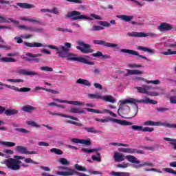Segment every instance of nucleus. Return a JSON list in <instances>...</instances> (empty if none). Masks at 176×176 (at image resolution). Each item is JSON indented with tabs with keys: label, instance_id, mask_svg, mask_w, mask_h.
<instances>
[{
	"label": "nucleus",
	"instance_id": "16",
	"mask_svg": "<svg viewBox=\"0 0 176 176\" xmlns=\"http://www.w3.org/2000/svg\"><path fill=\"white\" fill-rule=\"evenodd\" d=\"M157 28L160 32H164V31H171L174 27L170 23H162Z\"/></svg>",
	"mask_w": 176,
	"mask_h": 176
},
{
	"label": "nucleus",
	"instance_id": "45",
	"mask_svg": "<svg viewBox=\"0 0 176 176\" xmlns=\"http://www.w3.org/2000/svg\"><path fill=\"white\" fill-rule=\"evenodd\" d=\"M131 129H132V130H134V131H144V126H142L132 125L131 126Z\"/></svg>",
	"mask_w": 176,
	"mask_h": 176
},
{
	"label": "nucleus",
	"instance_id": "33",
	"mask_svg": "<svg viewBox=\"0 0 176 176\" xmlns=\"http://www.w3.org/2000/svg\"><path fill=\"white\" fill-rule=\"evenodd\" d=\"M19 19L22 21H29V23H36L37 24H41V21L36 20V19H28V17L27 16L20 17Z\"/></svg>",
	"mask_w": 176,
	"mask_h": 176
},
{
	"label": "nucleus",
	"instance_id": "30",
	"mask_svg": "<svg viewBox=\"0 0 176 176\" xmlns=\"http://www.w3.org/2000/svg\"><path fill=\"white\" fill-rule=\"evenodd\" d=\"M127 153H131V154L138 153L140 155H144L145 151L142 150H137L135 148H128Z\"/></svg>",
	"mask_w": 176,
	"mask_h": 176
},
{
	"label": "nucleus",
	"instance_id": "56",
	"mask_svg": "<svg viewBox=\"0 0 176 176\" xmlns=\"http://www.w3.org/2000/svg\"><path fill=\"white\" fill-rule=\"evenodd\" d=\"M164 171H165L166 173H169L170 174H175L176 175V171L173 170L172 168H164Z\"/></svg>",
	"mask_w": 176,
	"mask_h": 176
},
{
	"label": "nucleus",
	"instance_id": "7",
	"mask_svg": "<svg viewBox=\"0 0 176 176\" xmlns=\"http://www.w3.org/2000/svg\"><path fill=\"white\" fill-rule=\"evenodd\" d=\"M4 164L7 166L8 168L12 170V171H19L21 168V166L16 162L14 158H8L4 160Z\"/></svg>",
	"mask_w": 176,
	"mask_h": 176
},
{
	"label": "nucleus",
	"instance_id": "29",
	"mask_svg": "<svg viewBox=\"0 0 176 176\" xmlns=\"http://www.w3.org/2000/svg\"><path fill=\"white\" fill-rule=\"evenodd\" d=\"M35 109H36V107L31 105H25L22 107V111L27 112L28 113H31V112H32V111H35Z\"/></svg>",
	"mask_w": 176,
	"mask_h": 176
},
{
	"label": "nucleus",
	"instance_id": "34",
	"mask_svg": "<svg viewBox=\"0 0 176 176\" xmlns=\"http://www.w3.org/2000/svg\"><path fill=\"white\" fill-rule=\"evenodd\" d=\"M69 112H71V113H85V110L78 107H71Z\"/></svg>",
	"mask_w": 176,
	"mask_h": 176
},
{
	"label": "nucleus",
	"instance_id": "15",
	"mask_svg": "<svg viewBox=\"0 0 176 176\" xmlns=\"http://www.w3.org/2000/svg\"><path fill=\"white\" fill-rule=\"evenodd\" d=\"M93 43L95 45H101L102 46H104L105 47H118V44L105 42L102 40H94Z\"/></svg>",
	"mask_w": 176,
	"mask_h": 176
},
{
	"label": "nucleus",
	"instance_id": "9",
	"mask_svg": "<svg viewBox=\"0 0 176 176\" xmlns=\"http://www.w3.org/2000/svg\"><path fill=\"white\" fill-rule=\"evenodd\" d=\"M25 56H27L28 57H24V60L25 61H28V63H30V61H34V63H40L41 62V59L36 58V57H41L42 54H34L31 52H28L26 53ZM30 57V58H28Z\"/></svg>",
	"mask_w": 176,
	"mask_h": 176
},
{
	"label": "nucleus",
	"instance_id": "27",
	"mask_svg": "<svg viewBox=\"0 0 176 176\" xmlns=\"http://www.w3.org/2000/svg\"><path fill=\"white\" fill-rule=\"evenodd\" d=\"M127 73L124 75V76H129V75H141L144 74L140 70H130V69H126Z\"/></svg>",
	"mask_w": 176,
	"mask_h": 176
},
{
	"label": "nucleus",
	"instance_id": "37",
	"mask_svg": "<svg viewBox=\"0 0 176 176\" xmlns=\"http://www.w3.org/2000/svg\"><path fill=\"white\" fill-rule=\"evenodd\" d=\"M85 131L87 133H93L94 134H97V133H100V131L96 130L95 127H84L83 128Z\"/></svg>",
	"mask_w": 176,
	"mask_h": 176
},
{
	"label": "nucleus",
	"instance_id": "61",
	"mask_svg": "<svg viewBox=\"0 0 176 176\" xmlns=\"http://www.w3.org/2000/svg\"><path fill=\"white\" fill-rule=\"evenodd\" d=\"M146 83H153V85H159L160 83V80H146Z\"/></svg>",
	"mask_w": 176,
	"mask_h": 176
},
{
	"label": "nucleus",
	"instance_id": "50",
	"mask_svg": "<svg viewBox=\"0 0 176 176\" xmlns=\"http://www.w3.org/2000/svg\"><path fill=\"white\" fill-rule=\"evenodd\" d=\"M27 124L28 126H32V127H37V128L41 127V126L39 124H36V122H35V121H28Z\"/></svg>",
	"mask_w": 176,
	"mask_h": 176
},
{
	"label": "nucleus",
	"instance_id": "49",
	"mask_svg": "<svg viewBox=\"0 0 176 176\" xmlns=\"http://www.w3.org/2000/svg\"><path fill=\"white\" fill-rule=\"evenodd\" d=\"M41 71H46L47 72H53V68L47 67V66H43L40 67Z\"/></svg>",
	"mask_w": 176,
	"mask_h": 176
},
{
	"label": "nucleus",
	"instance_id": "11",
	"mask_svg": "<svg viewBox=\"0 0 176 176\" xmlns=\"http://www.w3.org/2000/svg\"><path fill=\"white\" fill-rule=\"evenodd\" d=\"M61 170H66V171H58L56 173L57 175H63V176H71L75 175V169H72L69 167H60Z\"/></svg>",
	"mask_w": 176,
	"mask_h": 176
},
{
	"label": "nucleus",
	"instance_id": "44",
	"mask_svg": "<svg viewBox=\"0 0 176 176\" xmlns=\"http://www.w3.org/2000/svg\"><path fill=\"white\" fill-rule=\"evenodd\" d=\"M51 153H55V155H63V151L60 150V148H52L50 149Z\"/></svg>",
	"mask_w": 176,
	"mask_h": 176
},
{
	"label": "nucleus",
	"instance_id": "31",
	"mask_svg": "<svg viewBox=\"0 0 176 176\" xmlns=\"http://www.w3.org/2000/svg\"><path fill=\"white\" fill-rule=\"evenodd\" d=\"M19 113V110L13 109H6L4 114L7 116H12V115H17Z\"/></svg>",
	"mask_w": 176,
	"mask_h": 176
},
{
	"label": "nucleus",
	"instance_id": "60",
	"mask_svg": "<svg viewBox=\"0 0 176 176\" xmlns=\"http://www.w3.org/2000/svg\"><path fill=\"white\" fill-rule=\"evenodd\" d=\"M104 112H106V113H109V115H111V116H113V118H116V116H118L115 113L108 109H104Z\"/></svg>",
	"mask_w": 176,
	"mask_h": 176
},
{
	"label": "nucleus",
	"instance_id": "48",
	"mask_svg": "<svg viewBox=\"0 0 176 176\" xmlns=\"http://www.w3.org/2000/svg\"><path fill=\"white\" fill-rule=\"evenodd\" d=\"M59 163H60V164H63V166H69L70 164L69 161H68L65 158H60L59 160Z\"/></svg>",
	"mask_w": 176,
	"mask_h": 176
},
{
	"label": "nucleus",
	"instance_id": "64",
	"mask_svg": "<svg viewBox=\"0 0 176 176\" xmlns=\"http://www.w3.org/2000/svg\"><path fill=\"white\" fill-rule=\"evenodd\" d=\"M102 52L98 51L96 53H94L92 54L93 57H102Z\"/></svg>",
	"mask_w": 176,
	"mask_h": 176
},
{
	"label": "nucleus",
	"instance_id": "38",
	"mask_svg": "<svg viewBox=\"0 0 176 176\" xmlns=\"http://www.w3.org/2000/svg\"><path fill=\"white\" fill-rule=\"evenodd\" d=\"M92 160L94 162H101V154L99 152H96V155H92Z\"/></svg>",
	"mask_w": 176,
	"mask_h": 176
},
{
	"label": "nucleus",
	"instance_id": "3",
	"mask_svg": "<svg viewBox=\"0 0 176 176\" xmlns=\"http://www.w3.org/2000/svg\"><path fill=\"white\" fill-rule=\"evenodd\" d=\"M126 160L130 163H133V164H140V162L138 160L137 157L133 155H126L119 153H114V160L116 162H123V160Z\"/></svg>",
	"mask_w": 176,
	"mask_h": 176
},
{
	"label": "nucleus",
	"instance_id": "14",
	"mask_svg": "<svg viewBox=\"0 0 176 176\" xmlns=\"http://www.w3.org/2000/svg\"><path fill=\"white\" fill-rule=\"evenodd\" d=\"M53 100L61 104H71L72 105H77L78 107H83L85 105L83 102L79 101L63 100L58 98H54Z\"/></svg>",
	"mask_w": 176,
	"mask_h": 176
},
{
	"label": "nucleus",
	"instance_id": "52",
	"mask_svg": "<svg viewBox=\"0 0 176 176\" xmlns=\"http://www.w3.org/2000/svg\"><path fill=\"white\" fill-rule=\"evenodd\" d=\"M8 82H12L13 83H23L24 82V80L23 79H8Z\"/></svg>",
	"mask_w": 176,
	"mask_h": 176
},
{
	"label": "nucleus",
	"instance_id": "63",
	"mask_svg": "<svg viewBox=\"0 0 176 176\" xmlns=\"http://www.w3.org/2000/svg\"><path fill=\"white\" fill-rule=\"evenodd\" d=\"M170 104H176V96H170L169 98Z\"/></svg>",
	"mask_w": 176,
	"mask_h": 176
},
{
	"label": "nucleus",
	"instance_id": "41",
	"mask_svg": "<svg viewBox=\"0 0 176 176\" xmlns=\"http://www.w3.org/2000/svg\"><path fill=\"white\" fill-rule=\"evenodd\" d=\"M30 31V32H42L43 30L41 28H34V27H28V30Z\"/></svg>",
	"mask_w": 176,
	"mask_h": 176
},
{
	"label": "nucleus",
	"instance_id": "20",
	"mask_svg": "<svg viewBox=\"0 0 176 176\" xmlns=\"http://www.w3.org/2000/svg\"><path fill=\"white\" fill-rule=\"evenodd\" d=\"M13 23L14 24H16V25H19L20 24V21L14 20L12 18H8V19L4 17L3 16H0V23Z\"/></svg>",
	"mask_w": 176,
	"mask_h": 176
},
{
	"label": "nucleus",
	"instance_id": "5",
	"mask_svg": "<svg viewBox=\"0 0 176 176\" xmlns=\"http://www.w3.org/2000/svg\"><path fill=\"white\" fill-rule=\"evenodd\" d=\"M67 17H68L69 19L72 18V20H73L74 21H76V20H89V21H91L93 20V18L90 17V16H86V15H82L80 14V12L79 11H72L71 12H69L67 14Z\"/></svg>",
	"mask_w": 176,
	"mask_h": 176
},
{
	"label": "nucleus",
	"instance_id": "22",
	"mask_svg": "<svg viewBox=\"0 0 176 176\" xmlns=\"http://www.w3.org/2000/svg\"><path fill=\"white\" fill-rule=\"evenodd\" d=\"M23 45H25V46H27L28 47H47V45H44L41 43H31L24 42Z\"/></svg>",
	"mask_w": 176,
	"mask_h": 176
},
{
	"label": "nucleus",
	"instance_id": "57",
	"mask_svg": "<svg viewBox=\"0 0 176 176\" xmlns=\"http://www.w3.org/2000/svg\"><path fill=\"white\" fill-rule=\"evenodd\" d=\"M65 122H66V123H69V124H75L76 126H82V124L76 122L75 121H72V120H66Z\"/></svg>",
	"mask_w": 176,
	"mask_h": 176
},
{
	"label": "nucleus",
	"instance_id": "24",
	"mask_svg": "<svg viewBox=\"0 0 176 176\" xmlns=\"http://www.w3.org/2000/svg\"><path fill=\"white\" fill-rule=\"evenodd\" d=\"M16 5L21 9H32L33 8H35V6L27 3H18Z\"/></svg>",
	"mask_w": 176,
	"mask_h": 176
},
{
	"label": "nucleus",
	"instance_id": "42",
	"mask_svg": "<svg viewBox=\"0 0 176 176\" xmlns=\"http://www.w3.org/2000/svg\"><path fill=\"white\" fill-rule=\"evenodd\" d=\"M88 97H89V98H96V100L100 98V100H102V96H101V94H89Z\"/></svg>",
	"mask_w": 176,
	"mask_h": 176
},
{
	"label": "nucleus",
	"instance_id": "6",
	"mask_svg": "<svg viewBox=\"0 0 176 176\" xmlns=\"http://www.w3.org/2000/svg\"><path fill=\"white\" fill-rule=\"evenodd\" d=\"M144 126H163L164 127H168V129H176L175 124H170L168 122H155L152 120H147L144 122Z\"/></svg>",
	"mask_w": 176,
	"mask_h": 176
},
{
	"label": "nucleus",
	"instance_id": "35",
	"mask_svg": "<svg viewBox=\"0 0 176 176\" xmlns=\"http://www.w3.org/2000/svg\"><path fill=\"white\" fill-rule=\"evenodd\" d=\"M111 175H112V176H130V173H124V172L112 171L111 173Z\"/></svg>",
	"mask_w": 176,
	"mask_h": 176
},
{
	"label": "nucleus",
	"instance_id": "23",
	"mask_svg": "<svg viewBox=\"0 0 176 176\" xmlns=\"http://www.w3.org/2000/svg\"><path fill=\"white\" fill-rule=\"evenodd\" d=\"M137 50H141L142 52H144L145 53H149V54H155V50H152L144 46H138Z\"/></svg>",
	"mask_w": 176,
	"mask_h": 176
},
{
	"label": "nucleus",
	"instance_id": "25",
	"mask_svg": "<svg viewBox=\"0 0 176 176\" xmlns=\"http://www.w3.org/2000/svg\"><path fill=\"white\" fill-rule=\"evenodd\" d=\"M76 83H78V85H84V86H88V87L91 86V82L90 81L83 78L78 79Z\"/></svg>",
	"mask_w": 176,
	"mask_h": 176
},
{
	"label": "nucleus",
	"instance_id": "47",
	"mask_svg": "<svg viewBox=\"0 0 176 176\" xmlns=\"http://www.w3.org/2000/svg\"><path fill=\"white\" fill-rule=\"evenodd\" d=\"M74 168L78 171H87V170L86 169V168L85 166H80L78 164H76L74 165Z\"/></svg>",
	"mask_w": 176,
	"mask_h": 176
},
{
	"label": "nucleus",
	"instance_id": "19",
	"mask_svg": "<svg viewBox=\"0 0 176 176\" xmlns=\"http://www.w3.org/2000/svg\"><path fill=\"white\" fill-rule=\"evenodd\" d=\"M50 115H52V116H61V118H67L68 119H72V120H76V122L79 120V119H78L76 117L67 116L60 113H52V111H50Z\"/></svg>",
	"mask_w": 176,
	"mask_h": 176
},
{
	"label": "nucleus",
	"instance_id": "59",
	"mask_svg": "<svg viewBox=\"0 0 176 176\" xmlns=\"http://www.w3.org/2000/svg\"><path fill=\"white\" fill-rule=\"evenodd\" d=\"M91 17L95 19V20H102V18L100 15H97L96 14H91Z\"/></svg>",
	"mask_w": 176,
	"mask_h": 176
},
{
	"label": "nucleus",
	"instance_id": "26",
	"mask_svg": "<svg viewBox=\"0 0 176 176\" xmlns=\"http://www.w3.org/2000/svg\"><path fill=\"white\" fill-rule=\"evenodd\" d=\"M117 19H121V20H123L124 21H131L134 19L133 16L130 15H117Z\"/></svg>",
	"mask_w": 176,
	"mask_h": 176
},
{
	"label": "nucleus",
	"instance_id": "36",
	"mask_svg": "<svg viewBox=\"0 0 176 176\" xmlns=\"http://www.w3.org/2000/svg\"><path fill=\"white\" fill-rule=\"evenodd\" d=\"M1 63H16V59L9 57H3L0 58Z\"/></svg>",
	"mask_w": 176,
	"mask_h": 176
},
{
	"label": "nucleus",
	"instance_id": "18",
	"mask_svg": "<svg viewBox=\"0 0 176 176\" xmlns=\"http://www.w3.org/2000/svg\"><path fill=\"white\" fill-rule=\"evenodd\" d=\"M138 93L142 94H149V90L152 89L151 86L149 85H143L142 87H136Z\"/></svg>",
	"mask_w": 176,
	"mask_h": 176
},
{
	"label": "nucleus",
	"instance_id": "51",
	"mask_svg": "<svg viewBox=\"0 0 176 176\" xmlns=\"http://www.w3.org/2000/svg\"><path fill=\"white\" fill-rule=\"evenodd\" d=\"M15 131H18V133H24L25 134H30V131L25 129L16 128L15 129Z\"/></svg>",
	"mask_w": 176,
	"mask_h": 176
},
{
	"label": "nucleus",
	"instance_id": "39",
	"mask_svg": "<svg viewBox=\"0 0 176 176\" xmlns=\"http://www.w3.org/2000/svg\"><path fill=\"white\" fill-rule=\"evenodd\" d=\"M0 144L1 145H4L5 146H8L10 148L16 146V143H14L13 142H0Z\"/></svg>",
	"mask_w": 176,
	"mask_h": 176
},
{
	"label": "nucleus",
	"instance_id": "58",
	"mask_svg": "<svg viewBox=\"0 0 176 176\" xmlns=\"http://www.w3.org/2000/svg\"><path fill=\"white\" fill-rule=\"evenodd\" d=\"M155 109L157 112H166V111H168V108L166 107H157Z\"/></svg>",
	"mask_w": 176,
	"mask_h": 176
},
{
	"label": "nucleus",
	"instance_id": "10",
	"mask_svg": "<svg viewBox=\"0 0 176 176\" xmlns=\"http://www.w3.org/2000/svg\"><path fill=\"white\" fill-rule=\"evenodd\" d=\"M121 53H124L126 54H129L130 56H138V57H140V58H144V60H147V61H149V59L146 56L140 55L138 52L133 50H129V49H121L120 50Z\"/></svg>",
	"mask_w": 176,
	"mask_h": 176
},
{
	"label": "nucleus",
	"instance_id": "12",
	"mask_svg": "<svg viewBox=\"0 0 176 176\" xmlns=\"http://www.w3.org/2000/svg\"><path fill=\"white\" fill-rule=\"evenodd\" d=\"M15 150L22 155H38L37 151H28L27 148L23 146H16Z\"/></svg>",
	"mask_w": 176,
	"mask_h": 176
},
{
	"label": "nucleus",
	"instance_id": "40",
	"mask_svg": "<svg viewBox=\"0 0 176 176\" xmlns=\"http://www.w3.org/2000/svg\"><path fill=\"white\" fill-rule=\"evenodd\" d=\"M81 152H84L85 153H93V152H98V148L87 149L85 148H81Z\"/></svg>",
	"mask_w": 176,
	"mask_h": 176
},
{
	"label": "nucleus",
	"instance_id": "62",
	"mask_svg": "<svg viewBox=\"0 0 176 176\" xmlns=\"http://www.w3.org/2000/svg\"><path fill=\"white\" fill-rule=\"evenodd\" d=\"M25 163H32V164H36L34 160L31 158H25Z\"/></svg>",
	"mask_w": 176,
	"mask_h": 176
},
{
	"label": "nucleus",
	"instance_id": "8",
	"mask_svg": "<svg viewBox=\"0 0 176 176\" xmlns=\"http://www.w3.org/2000/svg\"><path fill=\"white\" fill-rule=\"evenodd\" d=\"M128 36L132 38H146V36H151V38H156L157 35L155 33H145L138 32H131L127 33Z\"/></svg>",
	"mask_w": 176,
	"mask_h": 176
},
{
	"label": "nucleus",
	"instance_id": "2",
	"mask_svg": "<svg viewBox=\"0 0 176 176\" xmlns=\"http://www.w3.org/2000/svg\"><path fill=\"white\" fill-rule=\"evenodd\" d=\"M136 102H140L142 104H153V105H156L157 104V101L150 99L149 98H146V99L137 100L133 98L129 99H126L121 101V104H120V108L123 105H126V104H134L135 108L131 111V116L129 118H135L137 116V113H138V104Z\"/></svg>",
	"mask_w": 176,
	"mask_h": 176
},
{
	"label": "nucleus",
	"instance_id": "55",
	"mask_svg": "<svg viewBox=\"0 0 176 176\" xmlns=\"http://www.w3.org/2000/svg\"><path fill=\"white\" fill-rule=\"evenodd\" d=\"M152 131H155V129L153 127L146 126V127L143 128V132L152 133Z\"/></svg>",
	"mask_w": 176,
	"mask_h": 176
},
{
	"label": "nucleus",
	"instance_id": "54",
	"mask_svg": "<svg viewBox=\"0 0 176 176\" xmlns=\"http://www.w3.org/2000/svg\"><path fill=\"white\" fill-rule=\"evenodd\" d=\"M19 91L21 93H28V91H31V88H28V87L19 88Z\"/></svg>",
	"mask_w": 176,
	"mask_h": 176
},
{
	"label": "nucleus",
	"instance_id": "13",
	"mask_svg": "<svg viewBox=\"0 0 176 176\" xmlns=\"http://www.w3.org/2000/svg\"><path fill=\"white\" fill-rule=\"evenodd\" d=\"M70 141L71 142H73V144H82V145H85L86 146H90V145H91V141L90 139L85 140L79 138H72Z\"/></svg>",
	"mask_w": 176,
	"mask_h": 176
},
{
	"label": "nucleus",
	"instance_id": "21",
	"mask_svg": "<svg viewBox=\"0 0 176 176\" xmlns=\"http://www.w3.org/2000/svg\"><path fill=\"white\" fill-rule=\"evenodd\" d=\"M19 75H25L27 76H34L35 75H39V73L35 72H30L25 69H21L18 71Z\"/></svg>",
	"mask_w": 176,
	"mask_h": 176
},
{
	"label": "nucleus",
	"instance_id": "1",
	"mask_svg": "<svg viewBox=\"0 0 176 176\" xmlns=\"http://www.w3.org/2000/svg\"><path fill=\"white\" fill-rule=\"evenodd\" d=\"M72 46L71 43H65L64 45H60L58 47L52 45H48L47 47L52 50H56L58 56L60 58H67V61H78V63H82V64L94 65V62L89 61L83 57H76L75 54L69 52Z\"/></svg>",
	"mask_w": 176,
	"mask_h": 176
},
{
	"label": "nucleus",
	"instance_id": "53",
	"mask_svg": "<svg viewBox=\"0 0 176 176\" xmlns=\"http://www.w3.org/2000/svg\"><path fill=\"white\" fill-rule=\"evenodd\" d=\"M102 30H104V27L98 25H94L91 28V31H101Z\"/></svg>",
	"mask_w": 176,
	"mask_h": 176
},
{
	"label": "nucleus",
	"instance_id": "32",
	"mask_svg": "<svg viewBox=\"0 0 176 176\" xmlns=\"http://www.w3.org/2000/svg\"><path fill=\"white\" fill-rule=\"evenodd\" d=\"M147 166L148 167H153V164L152 162H143L142 164H138V165H134L135 168H141V167H144Z\"/></svg>",
	"mask_w": 176,
	"mask_h": 176
},
{
	"label": "nucleus",
	"instance_id": "28",
	"mask_svg": "<svg viewBox=\"0 0 176 176\" xmlns=\"http://www.w3.org/2000/svg\"><path fill=\"white\" fill-rule=\"evenodd\" d=\"M102 100H103V101H106L107 102H111V104H115V102H116V99L111 96H102Z\"/></svg>",
	"mask_w": 176,
	"mask_h": 176
},
{
	"label": "nucleus",
	"instance_id": "46",
	"mask_svg": "<svg viewBox=\"0 0 176 176\" xmlns=\"http://www.w3.org/2000/svg\"><path fill=\"white\" fill-rule=\"evenodd\" d=\"M98 23L100 25H102V27H105L106 28H108L109 27H111V23H109V22L107 21H99L98 22Z\"/></svg>",
	"mask_w": 176,
	"mask_h": 176
},
{
	"label": "nucleus",
	"instance_id": "43",
	"mask_svg": "<svg viewBox=\"0 0 176 176\" xmlns=\"http://www.w3.org/2000/svg\"><path fill=\"white\" fill-rule=\"evenodd\" d=\"M161 54L164 56H171L173 54H176V51H173L171 49H168L166 52H162Z\"/></svg>",
	"mask_w": 176,
	"mask_h": 176
},
{
	"label": "nucleus",
	"instance_id": "17",
	"mask_svg": "<svg viewBox=\"0 0 176 176\" xmlns=\"http://www.w3.org/2000/svg\"><path fill=\"white\" fill-rule=\"evenodd\" d=\"M107 120L111 122H113L114 123H118V124H120L121 126H133V122H130L126 120H118L116 118H107Z\"/></svg>",
	"mask_w": 176,
	"mask_h": 176
},
{
	"label": "nucleus",
	"instance_id": "4",
	"mask_svg": "<svg viewBox=\"0 0 176 176\" xmlns=\"http://www.w3.org/2000/svg\"><path fill=\"white\" fill-rule=\"evenodd\" d=\"M77 45L79 46H76V48L77 50H80L81 53L84 54H89V53H94V50L91 49V45L90 44H86L82 40H78L77 41Z\"/></svg>",
	"mask_w": 176,
	"mask_h": 176
}]
</instances>
